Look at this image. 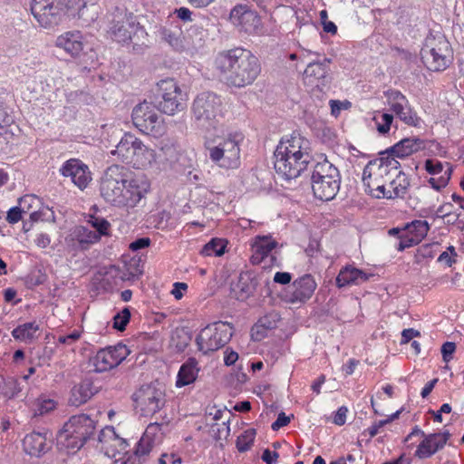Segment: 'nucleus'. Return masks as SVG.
Returning a JSON list of instances; mask_svg holds the SVG:
<instances>
[{"mask_svg": "<svg viewBox=\"0 0 464 464\" xmlns=\"http://www.w3.org/2000/svg\"><path fill=\"white\" fill-rule=\"evenodd\" d=\"M400 162L389 154L369 161L362 173L365 191L375 198H404L410 187L408 176L399 171Z\"/></svg>", "mask_w": 464, "mask_h": 464, "instance_id": "obj_1", "label": "nucleus"}, {"mask_svg": "<svg viewBox=\"0 0 464 464\" xmlns=\"http://www.w3.org/2000/svg\"><path fill=\"white\" fill-rule=\"evenodd\" d=\"M215 63L227 84L237 88L252 84L261 72L258 58L244 48L219 53Z\"/></svg>", "mask_w": 464, "mask_h": 464, "instance_id": "obj_2", "label": "nucleus"}, {"mask_svg": "<svg viewBox=\"0 0 464 464\" xmlns=\"http://www.w3.org/2000/svg\"><path fill=\"white\" fill-rule=\"evenodd\" d=\"M275 169L285 179L299 177L313 163L310 142L300 134L282 139L274 152Z\"/></svg>", "mask_w": 464, "mask_h": 464, "instance_id": "obj_3", "label": "nucleus"}, {"mask_svg": "<svg viewBox=\"0 0 464 464\" xmlns=\"http://www.w3.org/2000/svg\"><path fill=\"white\" fill-rule=\"evenodd\" d=\"M243 140L242 132L230 131L206 141L205 148L210 160L217 166L235 169L240 166V146Z\"/></svg>", "mask_w": 464, "mask_h": 464, "instance_id": "obj_4", "label": "nucleus"}, {"mask_svg": "<svg viewBox=\"0 0 464 464\" xmlns=\"http://www.w3.org/2000/svg\"><path fill=\"white\" fill-rule=\"evenodd\" d=\"M311 186L315 198L332 200L340 188L341 177L338 169L324 159L313 165Z\"/></svg>", "mask_w": 464, "mask_h": 464, "instance_id": "obj_5", "label": "nucleus"}, {"mask_svg": "<svg viewBox=\"0 0 464 464\" xmlns=\"http://www.w3.org/2000/svg\"><path fill=\"white\" fill-rule=\"evenodd\" d=\"M420 56L428 70L443 72L453 61V50L445 35L430 34L425 39Z\"/></svg>", "mask_w": 464, "mask_h": 464, "instance_id": "obj_6", "label": "nucleus"}, {"mask_svg": "<svg viewBox=\"0 0 464 464\" xmlns=\"http://www.w3.org/2000/svg\"><path fill=\"white\" fill-rule=\"evenodd\" d=\"M111 154L117 156L119 160L130 164L136 169L146 168L155 160V151L145 146L140 140L130 133L124 134L115 150L111 151Z\"/></svg>", "mask_w": 464, "mask_h": 464, "instance_id": "obj_7", "label": "nucleus"}, {"mask_svg": "<svg viewBox=\"0 0 464 464\" xmlns=\"http://www.w3.org/2000/svg\"><path fill=\"white\" fill-rule=\"evenodd\" d=\"M151 103L160 112L174 115L186 109V94L182 92L174 79H164L157 83L156 93Z\"/></svg>", "mask_w": 464, "mask_h": 464, "instance_id": "obj_8", "label": "nucleus"}, {"mask_svg": "<svg viewBox=\"0 0 464 464\" xmlns=\"http://www.w3.org/2000/svg\"><path fill=\"white\" fill-rule=\"evenodd\" d=\"M110 32L114 40L119 43L135 41L136 44H144L148 36L145 29L140 25L132 14H126L125 10L117 7L113 13V19Z\"/></svg>", "mask_w": 464, "mask_h": 464, "instance_id": "obj_9", "label": "nucleus"}, {"mask_svg": "<svg viewBox=\"0 0 464 464\" xmlns=\"http://www.w3.org/2000/svg\"><path fill=\"white\" fill-rule=\"evenodd\" d=\"M222 101L214 92H202L197 96L192 111L197 124L205 130L216 129L220 118Z\"/></svg>", "mask_w": 464, "mask_h": 464, "instance_id": "obj_10", "label": "nucleus"}, {"mask_svg": "<svg viewBox=\"0 0 464 464\" xmlns=\"http://www.w3.org/2000/svg\"><path fill=\"white\" fill-rule=\"evenodd\" d=\"M129 170L123 166L113 164L108 167L100 179V195L105 202L116 206L119 200H123L121 191L125 182H128Z\"/></svg>", "mask_w": 464, "mask_h": 464, "instance_id": "obj_11", "label": "nucleus"}, {"mask_svg": "<svg viewBox=\"0 0 464 464\" xmlns=\"http://www.w3.org/2000/svg\"><path fill=\"white\" fill-rule=\"evenodd\" d=\"M233 335V327L227 322H215L203 328L196 338L198 348L204 354L225 346Z\"/></svg>", "mask_w": 464, "mask_h": 464, "instance_id": "obj_12", "label": "nucleus"}, {"mask_svg": "<svg viewBox=\"0 0 464 464\" xmlns=\"http://www.w3.org/2000/svg\"><path fill=\"white\" fill-rule=\"evenodd\" d=\"M132 399L135 411L140 417H152L165 405L163 391L152 384L142 385L133 393Z\"/></svg>", "mask_w": 464, "mask_h": 464, "instance_id": "obj_13", "label": "nucleus"}, {"mask_svg": "<svg viewBox=\"0 0 464 464\" xmlns=\"http://www.w3.org/2000/svg\"><path fill=\"white\" fill-rule=\"evenodd\" d=\"M154 109L153 104L147 101L139 103L132 110V121L142 133L161 136L165 131L163 119Z\"/></svg>", "mask_w": 464, "mask_h": 464, "instance_id": "obj_14", "label": "nucleus"}, {"mask_svg": "<svg viewBox=\"0 0 464 464\" xmlns=\"http://www.w3.org/2000/svg\"><path fill=\"white\" fill-rule=\"evenodd\" d=\"M31 12L38 24L51 28L60 24L65 14L63 0H33Z\"/></svg>", "mask_w": 464, "mask_h": 464, "instance_id": "obj_15", "label": "nucleus"}, {"mask_svg": "<svg viewBox=\"0 0 464 464\" xmlns=\"http://www.w3.org/2000/svg\"><path fill=\"white\" fill-rule=\"evenodd\" d=\"M149 190L150 183L146 179L131 177L129 172L128 182H125L121 191L123 200H119L115 207L126 209L133 208L146 196Z\"/></svg>", "mask_w": 464, "mask_h": 464, "instance_id": "obj_16", "label": "nucleus"}, {"mask_svg": "<svg viewBox=\"0 0 464 464\" xmlns=\"http://www.w3.org/2000/svg\"><path fill=\"white\" fill-rule=\"evenodd\" d=\"M390 110L405 124L418 127L420 118L412 110L408 99L397 90H388L384 92Z\"/></svg>", "mask_w": 464, "mask_h": 464, "instance_id": "obj_17", "label": "nucleus"}, {"mask_svg": "<svg viewBox=\"0 0 464 464\" xmlns=\"http://www.w3.org/2000/svg\"><path fill=\"white\" fill-rule=\"evenodd\" d=\"M130 351L125 344L118 343L97 352L92 363L97 372H103L118 366L129 355Z\"/></svg>", "mask_w": 464, "mask_h": 464, "instance_id": "obj_18", "label": "nucleus"}, {"mask_svg": "<svg viewBox=\"0 0 464 464\" xmlns=\"http://www.w3.org/2000/svg\"><path fill=\"white\" fill-rule=\"evenodd\" d=\"M317 284L311 275H304L295 279L285 291L284 300L292 304H302L314 295Z\"/></svg>", "mask_w": 464, "mask_h": 464, "instance_id": "obj_19", "label": "nucleus"}, {"mask_svg": "<svg viewBox=\"0 0 464 464\" xmlns=\"http://www.w3.org/2000/svg\"><path fill=\"white\" fill-rule=\"evenodd\" d=\"M102 388V382L98 378L87 376L79 383L75 384L72 390L69 398V403L72 406H81L91 400Z\"/></svg>", "mask_w": 464, "mask_h": 464, "instance_id": "obj_20", "label": "nucleus"}, {"mask_svg": "<svg viewBox=\"0 0 464 464\" xmlns=\"http://www.w3.org/2000/svg\"><path fill=\"white\" fill-rule=\"evenodd\" d=\"M229 20L235 26L247 34L255 33L260 25L259 16L245 5L233 7L229 14Z\"/></svg>", "mask_w": 464, "mask_h": 464, "instance_id": "obj_21", "label": "nucleus"}, {"mask_svg": "<svg viewBox=\"0 0 464 464\" xmlns=\"http://www.w3.org/2000/svg\"><path fill=\"white\" fill-rule=\"evenodd\" d=\"M60 172L63 177H69L80 189L85 188L92 179L88 166L78 159L66 160Z\"/></svg>", "mask_w": 464, "mask_h": 464, "instance_id": "obj_22", "label": "nucleus"}, {"mask_svg": "<svg viewBox=\"0 0 464 464\" xmlns=\"http://www.w3.org/2000/svg\"><path fill=\"white\" fill-rule=\"evenodd\" d=\"M63 428L86 442L95 433L96 420L87 414L73 415L64 423Z\"/></svg>", "mask_w": 464, "mask_h": 464, "instance_id": "obj_23", "label": "nucleus"}, {"mask_svg": "<svg viewBox=\"0 0 464 464\" xmlns=\"http://www.w3.org/2000/svg\"><path fill=\"white\" fill-rule=\"evenodd\" d=\"M102 444V450L110 458H116L127 448V441L116 434L113 427H106L101 430L98 436Z\"/></svg>", "mask_w": 464, "mask_h": 464, "instance_id": "obj_24", "label": "nucleus"}, {"mask_svg": "<svg viewBox=\"0 0 464 464\" xmlns=\"http://www.w3.org/2000/svg\"><path fill=\"white\" fill-rule=\"evenodd\" d=\"M450 438L448 431L442 433H431L426 435L419 444L415 456L419 459H427L441 450Z\"/></svg>", "mask_w": 464, "mask_h": 464, "instance_id": "obj_25", "label": "nucleus"}, {"mask_svg": "<svg viewBox=\"0 0 464 464\" xmlns=\"http://www.w3.org/2000/svg\"><path fill=\"white\" fill-rule=\"evenodd\" d=\"M83 34L80 31H69L57 37L55 44L72 57L78 56L86 45Z\"/></svg>", "mask_w": 464, "mask_h": 464, "instance_id": "obj_26", "label": "nucleus"}, {"mask_svg": "<svg viewBox=\"0 0 464 464\" xmlns=\"http://www.w3.org/2000/svg\"><path fill=\"white\" fill-rule=\"evenodd\" d=\"M424 140L420 138H405L394 144L386 151L381 152L380 155L403 159L420 150H423Z\"/></svg>", "mask_w": 464, "mask_h": 464, "instance_id": "obj_27", "label": "nucleus"}, {"mask_svg": "<svg viewBox=\"0 0 464 464\" xmlns=\"http://www.w3.org/2000/svg\"><path fill=\"white\" fill-rule=\"evenodd\" d=\"M277 242L270 236H257L252 245L253 255L251 261L253 264H260L266 257H270L271 260H275L276 257L270 255L271 251L276 248Z\"/></svg>", "mask_w": 464, "mask_h": 464, "instance_id": "obj_28", "label": "nucleus"}, {"mask_svg": "<svg viewBox=\"0 0 464 464\" xmlns=\"http://www.w3.org/2000/svg\"><path fill=\"white\" fill-rule=\"evenodd\" d=\"M46 435V432H32L27 434L23 440L24 451L27 454L35 457H39L46 453L51 449V445L47 441L48 439Z\"/></svg>", "mask_w": 464, "mask_h": 464, "instance_id": "obj_29", "label": "nucleus"}, {"mask_svg": "<svg viewBox=\"0 0 464 464\" xmlns=\"http://www.w3.org/2000/svg\"><path fill=\"white\" fill-rule=\"evenodd\" d=\"M367 275L362 270H360L353 266H346L342 268L335 279L336 285L339 288L350 285H361L369 279Z\"/></svg>", "mask_w": 464, "mask_h": 464, "instance_id": "obj_30", "label": "nucleus"}, {"mask_svg": "<svg viewBox=\"0 0 464 464\" xmlns=\"http://www.w3.org/2000/svg\"><path fill=\"white\" fill-rule=\"evenodd\" d=\"M56 440L59 450L64 451L67 454L76 453L85 443L79 436L68 432L63 427L58 431Z\"/></svg>", "mask_w": 464, "mask_h": 464, "instance_id": "obj_31", "label": "nucleus"}, {"mask_svg": "<svg viewBox=\"0 0 464 464\" xmlns=\"http://www.w3.org/2000/svg\"><path fill=\"white\" fill-rule=\"evenodd\" d=\"M40 204V199L34 195H26L20 198L19 206L22 210H24V214H29L30 219L32 221H44L47 220L48 218L45 217L48 213L49 209H42L36 210L35 208Z\"/></svg>", "mask_w": 464, "mask_h": 464, "instance_id": "obj_32", "label": "nucleus"}, {"mask_svg": "<svg viewBox=\"0 0 464 464\" xmlns=\"http://www.w3.org/2000/svg\"><path fill=\"white\" fill-rule=\"evenodd\" d=\"M198 362L195 358H188L178 372L176 386L183 387L193 383L198 373Z\"/></svg>", "mask_w": 464, "mask_h": 464, "instance_id": "obj_33", "label": "nucleus"}, {"mask_svg": "<svg viewBox=\"0 0 464 464\" xmlns=\"http://www.w3.org/2000/svg\"><path fill=\"white\" fill-rule=\"evenodd\" d=\"M71 237L78 242L82 249H87L101 239L100 234L83 226L75 227Z\"/></svg>", "mask_w": 464, "mask_h": 464, "instance_id": "obj_34", "label": "nucleus"}, {"mask_svg": "<svg viewBox=\"0 0 464 464\" xmlns=\"http://www.w3.org/2000/svg\"><path fill=\"white\" fill-rule=\"evenodd\" d=\"M161 40L166 42L173 50L179 53L185 47L181 44L182 32L178 25L163 26L159 30Z\"/></svg>", "mask_w": 464, "mask_h": 464, "instance_id": "obj_35", "label": "nucleus"}, {"mask_svg": "<svg viewBox=\"0 0 464 464\" xmlns=\"http://www.w3.org/2000/svg\"><path fill=\"white\" fill-rule=\"evenodd\" d=\"M152 444L141 438L137 443L136 449L132 454L123 461V464H143L151 451Z\"/></svg>", "mask_w": 464, "mask_h": 464, "instance_id": "obj_36", "label": "nucleus"}, {"mask_svg": "<svg viewBox=\"0 0 464 464\" xmlns=\"http://www.w3.org/2000/svg\"><path fill=\"white\" fill-rule=\"evenodd\" d=\"M22 390L23 387L19 380L0 375V397L11 400L16 398Z\"/></svg>", "mask_w": 464, "mask_h": 464, "instance_id": "obj_37", "label": "nucleus"}, {"mask_svg": "<svg viewBox=\"0 0 464 464\" xmlns=\"http://www.w3.org/2000/svg\"><path fill=\"white\" fill-rule=\"evenodd\" d=\"M276 314L261 317L251 329L252 338L260 341L266 335V331L276 327Z\"/></svg>", "mask_w": 464, "mask_h": 464, "instance_id": "obj_38", "label": "nucleus"}, {"mask_svg": "<svg viewBox=\"0 0 464 464\" xmlns=\"http://www.w3.org/2000/svg\"><path fill=\"white\" fill-rule=\"evenodd\" d=\"M256 281L249 274H241L236 285L238 299H246L256 291Z\"/></svg>", "mask_w": 464, "mask_h": 464, "instance_id": "obj_39", "label": "nucleus"}, {"mask_svg": "<svg viewBox=\"0 0 464 464\" xmlns=\"http://www.w3.org/2000/svg\"><path fill=\"white\" fill-rule=\"evenodd\" d=\"M332 62L330 58H324V61H313L308 63L304 70V74L307 77H314L317 80H324L326 78L329 71L328 64Z\"/></svg>", "mask_w": 464, "mask_h": 464, "instance_id": "obj_40", "label": "nucleus"}, {"mask_svg": "<svg viewBox=\"0 0 464 464\" xmlns=\"http://www.w3.org/2000/svg\"><path fill=\"white\" fill-rule=\"evenodd\" d=\"M14 125L13 118L7 113L6 110L0 104V139H3L6 143L14 136Z\"/></svg>", "mask_w": 464, "mask_h": 464, "instance_id": "obj_41", "label": "nucleus"}, {"mask_svg": "<svg viewBox=\"0 0 464 464\" xmlns=\"http://www.w3.org/2000/svg\"><path fill=\"white\" fill-rule=\"evenodd\" d=\"M39 325L35 322H29L21 324L12 331V335L15 340L32 341L35 337Z\"/></svg>", "mask_w": 464, "mask_h": 464, "instance_id": "obj_42", "label": "nucleus"}, {"mask_svg": "<svg viewBox=\"0 0 464 464\" xmlns=\"http://www.w3.org/2000/svg\"><path fill=\"white\" fill-rule=\"evenodd\" d=\"M227 240L222 238H212L202 247L200 254L205 256H222L227 247Z\"/></svg>", "mask_w": 464, "mask_h": 464, "instance_id": "obj_43", "label": "nucleus"}, {"mask_svg": "<svg viewBox=\"0 0 464 464\" xmlns=\"http://www.w3.org/2000/svg\"><path fill=\"white\" fill-rule=\"evenodd\" d=\"M404 230L420 242L427 236L430 230V225L425 220H414L408 223Z\"/></svg>", "mask_w": 464, "mask_h": 464, "instance_id": "obj_44", "label": "nucleus"}, {"mask_svg": "<svg viewBox=\"0 0 464 464\" xmlns=\"http://www.w3.org/2000/svg\"><path fill=\"white\" fill-rule=\"evenodd\" d=\"M168 422H151L150 423L141 438H146L147 441H150L151 444L160 440V436L162 434V429L164 426H167Z\"/></svg>", "mask_w": 464, "mask_h": 464, "instance_id": "obj_45", "label": "nucleus"}, {"mask_svg": "<svg viewBox=\"0 0 464 464\" xmlns=\"http://www.w3.org/2000/svg\"><path fill=\"white\" fill-rule=\"evenodd\" d=\"M256 437V430L248 429L237 439V449L239 452H246L250 450Z\"/></svg>", "mask_w": 464, "mask_h": 464, "instance_id": "obj_46", "label": "nucleus"}, {"mask_svg": "<svg viewBox=\"0 0 464 464\" xmlns=\"http://www.w3.org/2000/svg\"><path fill=\"white\" fill-rule=\"evenodd\" d=\"M377 130L380 134L385 135L389 132L393 122V115L387 112H378L374 117Z\"/></svg>", "mask_w": 464, "mask_h": 464, "instance_id": "obj_47", "label": "nucleus"}, {"mask_svg": "<svg viewBox=\"0 0 464 464\" xmlns=\"http://www.w3.org/2000/svg\"><path fill=\"white\" fill-rule=\"evenodd\" d=\"M130 310L129 307H124L116 314H114L112 318V327L119 331L123 332L126 329L127 324L130 320Z\"/></svg>", "mask_w": 464, "mask_h": 464, "instance_id": "obj_48", "label": "nucleus"}, {"mask_svg": "<svg viewBox=\"0 0 464 464\" xmlns=\"http://www.w3.org/2000/svg\"><path fill=\"white\" fill-rule=\"evenodd\" d=\"M181 44L186 47L179 50V53H186L188 54H193L198 48L202 46V38L198 37L194 39L190 34L186 35L181 34Z\"/></svg>", "mask_w": 464, "mask_h": 464, "instance_id": "obj_49", "label": "nucleus"}, {"mask_svg": "<svg viewBox=\"0 0 464 464\" xmlns=\"http://www.w3.org/2000/svg\"><path fill=\"white\" fill-rule=\"evenodd\" d=\"M229 418L227 420H223L222 423H215L210 428V433L216 440H226L230 433V428L228 426Z\"/></svg>", "mask_w": 464, "mask_h": 464, "instance_id": "obj_50", "label": "nucleus"}, {"mask_svg": "<svg viewBox=\"0 0 464 464\" xmlns=\"http://www.w3.org/2000/svg\"><path fill=\"white\" fill-rule=\"evenodd\" d=\"M88 223L91 224L92 227L94 228V232L100 234V237L102 236L108 235V230L111 227L110 223L102 218L91 217L88 220Z\"/></svg>", "mask_w": 464, "mask_h": 464, "instance_id": "obj_51", "label": "nucleus"}, {"mask_svg": "<svg viewBox=\"0 0 464 464\" xmlns=\"http://www.w3.org/2000/svg\"><path fill=\"white\" fill-rule=\"evenodd\" d=\"M91 8L92 9V15L88 16V7L86 5V3L83 0H79L78 3V14L80 18L84 19L85 21H93L96 18V6L94 5H91Z\"/></svg>", "mask_w": 464, "mask_h": 464, "instance_id": "obj_52", "label": "nucleus"}, {"mask_svg": "<svg viewBox=\"0 0 464 464\" xmlns=\"http://www.w3.org/2000/svg\"><path fill=\"white\" fill-rule=\"evenodd\" d=\"M419 243L420 241H418L409 233H406L404 236L400 237V242L398 244L397 249L399 251H403L404 249L416 246Z\"/></svg>", "mask_w": 464, "mask_h": 464, "instance_id": "obj_53", "label": "nucleus"}, {"mask_svg": "<svg viewBox=\"0 0 464 464\" xmlns=\"http://www.w3.org/2000/svg\"><path fill=\"white\" fill-rule=\"evenodd\" d=\"M425 169L431 175H437L443 171V164L437 160L428 159L425 160Z\"/></svg>", "mask_w": 464, "mask_h": 464, "instance_id": "obj_54", "label": "nucleus"}, {"mask_svg": "<svg viewBox=\"0 0 464 464\" xmlns=\"http://www.w3.org/2000/svg\"><path fill=\"white\" fill-rule=\"evenodd\" d=\"M456 351V344L453 342H446L441 346L442 359L445 362H449L452 359V354Z\"/></svg>", "mask_w": 464, "mask_h": 464, "instance_id": "obj_55", "label": "nucleus"}, {"mask_svg": "<svg viewBox=\"0 0 464 464\" xmlns=\"http://www.w3.org/2000/svg\"><path fill=\"white\" fill-rule=\"evenodd\" d=\"M292 418H294V415L286 416L284 412H280L277 419L271 425L272 430H278L282 427L286 426Z\"/></svg>", "mask_w": 464, "mask_h": 464, "instance_id": "obj_56", "label": "nucleus"}, {"mask_svg": "<svg viewBox=\"0 0 464 464\" xmlns=\"http://www.w3.org/2000/svg\"><path fill=\"white\" fill-rule=\"evenodd\" d=\"M24 213V210H22L21 207L20 206H17V207H14V208H12L8 212H7V217H6V220L10 223V224H14V223H17L19 220L22 219V214Z\"/></svg>", "mask_w": 464, "mask_h": 464, "instance_id": "obj_57", "label": "nucleus"}, {"mask_svg": "<svg viewBox=\"0 0 464 464\" xmlns=\"http://www.w3.org/2000/svg\"><path fill=\"white\" fill-rule=\"evenodd\" d=\"M150 244V239L149 237H140L130 244V249L132 251H138L148 247Z\"/></svg>", "mask_w": 464, "mask_h": 464, "instance_id": "obj_58", "label": "nucleus"}, {"mask_svg": "<svg viewBox=\"0 0 464 464\" xmlns=\"http://www.w3.org/2000/svg\"><path fill=\"white\" fill-rule=\"evenodd\" d=\"M420 333L413 328L404 329L401 333V343H408L414 337L420 336Z\"/></svg>", "mask_w": 464, "mask_h": 464, "instance_id": "obj_59", "label": "nucleus"}, {"mask_svg": "<svg viewBox=\"0 0 464 464\" xmlns=\"http://www.w3.org/2000/svg\"><path fill=\"white\" fill-rule=\"evenodd\" d=\"M347 412L348 409L345 406L340 407L334 415V423L339 426L343 425L346 421Z\"/></svg>", "mask_w": 464, "mask_h": 464, "instance_id": "obj_60", "label": "nucleus"}, {"mask_svg": "<svg viewBox=\"0 0 464 464\" xmlns=\"http://www.w3.org/2000/svg\"><path fill=\"white\" fill-rule=\"evenodd\" d=\"M386 424H387V420H378V421L374 422L367 430H365L363 433H368L370 438H373L374 436L377 435L380 429L384 427Z\"/></svg>", "mask_w": 464, "mask_h": 464, "instance_id": "obj_61", "label": "nucleus"}, {"mask_svg": "<svg viewBox=\"0 0 464 464\" xmlns=\"http://www.w3.org/2000/svg\"><path fill=\"white\" fill-rule=\"evenodd\" d=\"M279 454L276 451H271L269 449H266L262 454V459L266 464H276V459Z\"/></svg>", "mask_w": 464, "mask_h": 464, "instance_id": "obj_62", "label": "nucleus"}, {"mask_svg": "<svg viewBox=\"0 0 464 464\" xmlns=\"http://www.w3.org/2000/svg\"><path fill=\"white\" fill-rule=\"evenodd\" d=\"M81 334L77 331H73L70 334L61 335L58 337V342L60 343L72 344L76 342L80 338Z\"/></svg>", "mask_w": 464, "mask_h": 464, "instance_id": "obj_63", "label": "nucleus"}, {"mask_svg": "<svg viewBox=\"0 0 464 464\" xmlns=\"http://www.w3.org/2000/svg\"><path fill=\"white\" fill-rule=\"evenodd\" d=\"M292 276L288 272H277L274 276L275 283L287 285L291 282Z\"/></svg>", "mask_w": 464, "mask_h": 464, "instance_id": "obj_64", "label": "nucleus"}]
</instances>
